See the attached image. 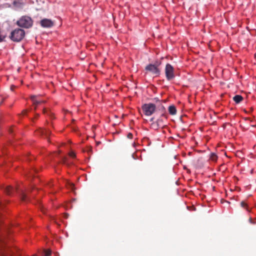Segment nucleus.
Wrapping results in <instances>:
<instances>
[{"mask_svg": "<svg viewBox=\"0 0 256 256\" xmlns=\"http://www.w3.org/2000/svg\"><path fill=\"white\" fill-rule=\"evenodd\" d=\"M161 64L160 61H156L154 64H149L145 68L146 72H150L152 74L158 76L160 74V70L158 68Z\"/></svg>", "mask_w": 256, "mask_h": 256, "instance_id": "f257e3e1", "label": "nucleus"}, {"mask_svg": "<svg viewBox=\"0 0 256 256\" xmlns=\"http://www.w3.org/2000/svg\"><path fill=\"white\" fill-rule=\"evenodd\" d=\"M33 21L30 17L28 16H22L16 22V24L20 27L29 28L32 25Z\"/></svg>", "mask_w": 256, "mask_h": 256, "instance_id": "f03ea898", "label": "nucleus"}, {"mask_svg": "<svg viewBox=\"0 0 256 256\" xmlns=\"http://www.w3.org/2000/svg\"><path fill=\"white\" fill-rule=\"evenodd\" d=\"M25 34L24 31L20 28H16L10 34V38L15 42H20L24 37Z\"/></svg>", "mask_w": 256, "mask_h": 256, "instance_id": "7ed1b4c3", "label": "nucleus"}, {"mask_svg": "<svg viewBox=\"0 0 256 256\" xmlns=\"http://www.w3.org/2000/svg\"><path fill=\"white\" fill-rule=\"evenodd\" d=\"M164 72L167 80H171L175 78L174 68L170 64H166Z\"/></svg>", "mask_w": 256, "mask_h": 256, "instance_id": "20e7f679", "label": "nucleus"}, {"mask_svg": "<svg viewBox=\"0 0 256 256\" xmlns=\"http://www.w3.org/2000/svg\"><path fill=\"white\" fill-rule=\"evenodd\" d=\"M142 110L146 116H150L156 110V106L151 103L146 104L142 106Z\"/></svg>", "mask_w": 256, "mask_h": 256, "instance_id": "39448f33", "label": "nucleus"}, {"mask_svg": "<svg viewBox=\"0 0 256 256\" xmlns=\"http://www.w3.org/2000/svg\"><path fill=\"white\" fill-rule=\"evenodd\" d=\"M3 207L2 202H0V210ZM8 228L2 224V221L0 220V241L3 240L4 236L8 233Z\"/></svg>", "mask_w": 256, "mask_h": 256, "instance_id": "423d86ee", "label": "nucleus"}, {"mask_svg": "<svg viewBox=\"0 0 256 256\" xmlns=\"http://www.w3.org/2000/svg\"><path fill=\"white\" fill-rule=\"evenodd\" d=\"M40 24L44 28H51L54 22L50 19L44 18L40 21Z\"/></svg>", "mask_w": 256, "mask_h": 256, "instance_id": "0eeeda50", "label": "nucleus"}, {"mask_svg": "<svg viewBox=\"0 0 256 256\" xmlns=\"http://www.w3.org/2000/svg\"><path fill=\"white\" fill-rule=\"evenodd\" d=\"M30 98L33 104L35 106V108L36 106L44 102V100H42L39 96H32Z\"/></svg>", "mask_w": 256, "mask_h": 256, "instance_id": "6e6552de", "label": "nucleus"}, {"mask_svg": "<svg viewBox=\"0 0 256 256\" xmlns=\"http://www.w3.org/2000/svg\"><path fill=\"white\" fill-rule=\"evenodd\" d=\"M4 192L8 195H11L16 190H16L14 188L12 187L11 186H6L4 188Z\"/></svg>", "mask_w": 256, "mask_h": 256, "instance_id": "1a4fd4ad", "label": "nucleus"}, {"mask_svg": "<svg viewBox=\"0 0 256 256\" xmlns=\"http://www.w3.org/2000/svg\"><path fill=\"white\" fill-rule=\"evenodd\" d=\"M12 4L13 6L16 8H22L24 6V2L22 0H15Z\"/></svg>", "mask_w": 256, "mask_h": 256, "instance_id": "9d476101", "label": "nucleus"}, {"mask_svg": "<svg viewBox=\"0 0 256 256\" xmlns=\"http://www.w3.org/2000/svg\"><path fill=\"white\" fill-rule=\"evenodd\" d=\"M168 112L172 115H174L176 113V108L174 106H170L168 107Z\"/></svg>", "mask_w": 256, "mask_h": 256, "instance_id": "9b49d317", "label": "nucleus"}, {"mask_svg": "<svg viewBox=\"0 0 256 256\" xmlns=\"http://www.w3.org/2000/svg\"><path fill=\"white\" fill-rule=\"evenodd\" d=\"M233 100L236 104H238L242 101L243 98L240 95H236L233 98Z\"/></svg>", "mask_w": 256, "mask_h": 256, "instance_id": "f8f14e48", "label": "nucleus"}, {"mask_svg": "<svg viewBox=\"0 0 256 256\" xmlns=\"http://www.w3.org/2000/svg\"><path fill=\"white\" fill-rule=\"evenodd\" d=\"M210 160L214 162H216L218 158V156L214 153H212L210 154Z\"/></svg>", "mask_w": 256, "mask_h": 256, "instance_id": "ddd939ff", "label": "nucleus"}, {"mask_svg": "<svg viewBox=\"0 0 256 256\" xmlns=\"http://www.w3.org/2000/svg\"><path fill=\"white\" fill-rule=\"evenodd\" d=\"M40 133L42 135H46V136H47L49 134L50 132L46 129H41L40 130Z\"/></svg>", "mask_w": 256, "mask_h": 256, "instance_id": "4468645a", "label": "nucleus"}, {"mask_svg": "<svg viewBox=\"0 0 256 256\" xmlns=\"http://www.w3.org/2000/svg\"><path fill=\"white\" fill-rule=\"evenodd\" d=\"M51 250H44V256H50L51 254Z\"/></svg>", "mask_w": 256, "mask_h": 256, "instance_id": "2eb2a0df", "label": "nucleus"}, {"mask_svg": "<svg viewBox=\"0 0 256 256\" xmlns=\"http://www.w3.org/2000/svg\"><path fill=\"white\" fill-rule=\"evenodd\" d=\"M240 206H241L242 207L246 208V210H248L247 204H246L244 202L242 201L240 202Z\"/></svg>", "mask_w": 256, "mask_h": 256, "instance_id": "dca6fc26", "label": "nucleus"}, {"mask_svg": "<svg viewBox=\"0 0 256 256\" xmlns=\"http://www.w3.org/2000/svg\"><path fill=\"white\" fill-rule=\"evenodd\" d=\"M22 200H24V201H25L26 200V196L24 193H22Z\"/></svg>", "mask_w": 256, "mask_h": 256, "instance_id": "f3484780", "label": "nucleus"}, {"mask_svg": "<svg viewBox=\"0 0 256 256\" xmlns=\"http://www.w3.org/2000/svg\"><path fill=\"white\" fill-rule=\"evenodd\" d=\"M70 156L72 158H74L76 156V154L74 152H70Z\"/></svg>", "mask_w": 256, "mask_h": 256, "instance_id": "a211bd4d", "label": "nucleus"}, {"mask_svg": "<svg viewBox=\"0 0 256 256\" xmlns=\"http://www.w3.org/2000/svg\"><path fill=\"white\" fill-rule=\"evenodd\" d=\"M27 112H27V110H24L22 112V114L23 116H24V115L26 114Z\"/></svg>", "mask_w": 256, "mask_h": 256, "instance_id": "6ab92c4d", "label": "nucleus"}, {"mask_svg": "<svg viewBox=\"0 0 256 256\" xmlns=\"http://www.w3.org/2000/svg\"><path fill=\"white\" fill-rule=\"evenodd\" d=\"M70 184V188H72V189H73L74 187V184H72V183H69Z\"/></svg>", "mask_w": 256, "mask_h": 256, "instance_id": "aec40b11", "label": "nucleus"}, {"mask_svg": "<svg viewBox=\"0 0 256 256\" xmlns=\"http://www.w3.org/2000/svg\"><path fill=\"white\" fill-rule=\"evenodd\" d=\"M128 136H129V138H132V134L131 132H129V134H128Z\"/></svg>", "mask_w": 256, "mask_h": 256, "instance_id": "412c9836", "label": "nucleus"}, {"mask_svg": "<svg viewBox=\"0 0 256 256\" xmlns=\"http://www.w3.org/2000/svg\"><path fill=\"white\" fill-rule=\"evenodd\" d=\"M161 122H162V120L161 119H158V123H160Z\"/></svg>", "mask_w": 256, "mask_h": 256, "instance_id": "4be33fe9", "label": "nucleus"}, {"mask_svg": "<svg viewBox=\"0 0 256 256\" xmlns=\"http://www.w3.org/2000/svg\"><path fill=\"white\" fill-rule=\"evenodd\" d=\"M43 112H44V114H46V110L45 109H44V108H43Z\"/></svg>", "mask_w": 256, "mask_h": 256, "instance_id": "5701e85b", "label": "nucleus"}, {"mask_svg": "<svg viewBox=\"0 0 256 256\" xmlns=\"http://www.w3.org/2000/svg\"><path fill=\"white\" fill-rule=\"evenodd\" d=\"M162 116H164L166 118V116L165 114H162Z\"/></svg>", "mask_w": 256, "mask_h": 256, "instance_id": "b1692460", "label": "nucleus"}, {"mask_svg": "<svg viewBox=\"0 0 256 256\" xmlns=\"http://www.w3.org/2000/svg\"><path fill=\"white\" fill-rule=\"evenodd\" d=\"M161 108L162 110H164V106H162Z\"/></svg>", "mask_w": 256, "mask_h": 256, "instance_id": "393cba45", "label": "nucleus"}, {"mask_svg": "<svg viewBox=\"0 0 256 256\" xmlns=\"http://www.w3.org/2000/svg\"><path fill=\"white\" fill-rule=\"evenodd\" d=\"M134 144H135L134 142H133L132 145L134 146Z\"/></svg>", "mask_w": 256, "mask_h": 256, "instance_id": "a878e982", "label": "nucleus"}]
</instances>
